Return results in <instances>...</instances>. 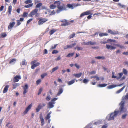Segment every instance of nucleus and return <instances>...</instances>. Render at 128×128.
I'll use <instances>...</instances> for the list:
<instances>
[{
	"label": "nucleus",
	"mask_w": 128,
	"mask_h": 128,
	"mask_svg": "<svg viewBox=\"0 0 128 128\" xmlns=\"http://www.w3.org/2000/svg\"><path fill=\"white\" fill-rule=\"evenodd\" d=\"M119 113V111H115L114 112L111 113L110 115L109 118L108 120V121L114 120V118L116 117Z\"/></svg>",
	"instance_id": "f257e3e1"
},
{
	"label": "nucleus",
	"mask_w": 128,
	"mask_h": 128,
	"mask_svg": "<svg viewBox=\"0 0 128 128\" xmlns=\"http://www.w3.org/2000/svg\"><path fill=\"white\" fill-rule=\"evenodd\" d=\"M125 103V102L122 101L120 103V106L119 108L120 110V111H119V112H126L127 110L124 107Z\"/></svg>",
	"instance_id": "f03ea898"
},
{
	"label": "nucleus",
	"mask_w": 128,
	"mask_h": 128,
	"mask_svg": "<svg viewBox=\"0 0 128 128\" xmlns=\"http://www.w3.org/2000/svg\"><path fill=\"white\" fill-rule=\"evenodd\" d=\"M58 10L56 11L57 14L59 13L62 11L66 10H67L66 6L64 4H62L61 5H60L58 7Z\"/></svg>",
	"instance_id": "7ed1b4c3"
},
{
	"label": "nucleus",
	"mask_w": 128,
	"mask_h": 128,
	"mask_svg": "<svg viewBox=\"0 0 128 128\" xmlns=\"http://www.w3.org/2000/svg\"><path fill=\"white\" fill-rule=\"evenodd\" d=\"M37 61L34 60L31 62V64L32 65L31 66V68L34 70L35 68L39 66L40 64V63L39 62H36Z\"/></svg>",
	"instance_id": "20e7f679"
},
{
	"label": "nucleus",
	"mask_w": 128,
	"mask_h": 128,
	"mask_svg": "<svg viewBox=\"0 0 128 128\" xmlns=\"http://www.w3.org/2000/svg\"><path fill=\"white\" fill-rule=\"evenodd\" d=\"M58 99V98H54L52 100L51 102L48 103V105L49 108H52L54 107V104L55 103V101L57 100Z\"/></svg>",
	"instance_id": "39448f33"
},
{
	"label": "nucleus",
	"mask_w": 128,
	"mask_h": 128,
	"mask_svg": "<svg viewBox=\"0 0 128 128\" xmlns=\"http://www.w3.org/2000/svg\"><path fill=\"white\" fill-rule=\"evenodd\" d=\"M39 21L38 22V24L41 25L47 21L48 20L47 18H40L38 19Z\"/></svg>",
	"instance_id": "423d86ee"
},
{
	"label": "nucleus",
	"mask_w": 128,
	"mask_h": 128,
	"mask_svg": "<svg viewBox=\"0 0 128 128\" xmlns=\"http://www.w3.org/2000/svg\"><path fill=\"white\" fill-rule=\"evenodd\" d=\"M38 12V9H36L32 11L30 13V15L32 16H33L36 15L35 17L37 18L39 16L38 14L37 13Z\"/></svg>",
	"instance_id": "0eeeda50"
},
{
	"label": "nucleus",
	"mask_w": 128,
	"mask_h": 128,
	"mask_svg": "<svg viewBox=\"0 0 128 128\" xmlns=\"http://www.w3.org/2000/svg\"><path fill=\"white\" fill-rule=\"evenodd\" d=\"M60 22L62 23H64L61 25V26H68L70 25V22H68V21L65 19L62 20H60Z\"/></svg>",
	"instance_id": "6e6552de"
},
{
	"label": "nucleus",
	"mask_w": 128,
	"mask_h": 128,
	"mask_svg": "<svg viewBox=\"0 0 128 128\" xmlns=\"http://www.w3.org/2000/svg\"><path fill=\"white\" fill-rule=\"evenodd\" d=\"M22 88L24 90L23 94L25 96L26 94L28 92V86L27 84H26L24 86H23Z\"/></svg>",
	"instance_id": "1a4fd4ad"
},
{
	"label": "nucleus",
	"mask_w": 128,
	"mask_h": 128,
	"mask_svg": "<svg viewBox=\"0 0 128 128\" xmlns=\"http://www.w3.org/2000/svg\"><path fill=\"white\" fill-rule=\"evenodd\" d=\"M79 5L78 4H68L67 6L68 7L71 8L72 9H74V7H75L78 6Z\"/></svg>",
	"instance_id": "9d476101"
},
{
	"label": "nucleus",
	"mask_w": 128,
	"mask_h": 128,
	"mask_svg": "<svg viewBox=\"0 0 128 128\" xmlns=\"http://www.w3.org/2000/svg\"><path fill=\"white\" fill-rule=\"evenodd\" d=\"M108 32L112 35H116L119 34V32L118 31H114V30L110 29L108 30Z\"/></svg>",
	"instance_id": "9b49d317"
},
{
	"label": "nucleus",
	"mask_w": 128,
	"mask_h": 128,
	"mask_svg": "<svg viewBox=\"0 0 128 128\" xmlns=\"http://www.w3.org/2000/svg\"><path fill=\"white\" fill-rule=\"evenodd\" d=\"M21 79V77L20 76H16L13 78V80L14 83L18 82L19 80Z\"/></svg>",
	"instance_id": "f8f14e48"
},
{
	"label": "nucleus",
	"mask_w": 128,
	"mask_h": 128,
	"mask_svg": "<svg viewBox=\"0 0 128 128\" xmlns=\"http://www.w3.org/2000/svg\"><path fill=\"white\" fill-rule=\"evenodd\" d=\"M45 105L46 104H40L38 106V108L36 109V112H38L40 111V110L42 107L45 106Z\"/></svg>",
	"instance_id": "ddd939ff"
},
{
	"label": "nucleus",
	"mask_w": 128,
	"mask_h": 128,
	"mask_svg": "<svg viewBox=\"0 0 128 128\" xmlns=\"http://www.w3.org/2000/svg\"><path fill=\"white\" fill-rule=\"evenodd\" d=\"M32 106V104H30L26 108L25 111L24 112V114H27L29 111L31 109Z\"/></svg>",
	"instance_id": "4468645a"
},
{
	"label": "nucleus",
	"mask_w": 128,
	"mask_h": 128,
	"mask_svg": "<svg viewBox=\"0 0 128 128\" xmlns=\"http://www.w3.org/2000/svg\"><path fill=\"white\" fill-rule=\"evenodd\" d=\"M91 14V12L90 11H88L86 12L82 13L80 15V17H82Z\"/></svg>",
	"instance_id": "2eb2a0df"
},
{
	"label": "nucleus",
	"mask_w": 128,
	"mask_h": 128,
	"mask_svg": "<svg viewBox=\"0 0 128 128\" xmlns=\"http://www.w3.org/2000/svg\"><path fill=\"white\" fill-rule=\"evenodd\" d=\"M123 84H120L119 85H111L108 86L107 87V88L108 89H110L114 88L117 86H120L122 85Z\"/></svg>",
	"instance_id": "dca6fc26"
},
{
	"label": "nucleus",
	"mask_w": 128,
	"mask_h": 128,
	"mask_svg": "<svg viewBox=\"0 0 128 128\" xmlns=\"http://www.w3.org/2000/svg\"><path fill=\"white\" fill-rule=\"evenodd\" d=\"M76 43H74L70 45H67L66 46L64 47V50H66L69 48H71L76 46Z\"/></svg>",
	"instance_id": "f3484780"
},
{
	"label": "nucleus",
	"mask_w": 128,
	"mask_h": 128,
	"mask_svg": "<svg viewBox=\"0 0 128 128\" xmlns=\"http://www.w3.org/2000/svg\"><path fill=\"white\" fill-rule=\"evenodd\" d=\"M16 23L15 22H10L8 27V30H11L14 26Z\"/></svg>",
	"instance_id": "a211bd4d"
},
{
	"label": "nucleus",
	"mask_w": 128,
	"mask_h": 128,
	"mask_svg": "<svg viewBox=\"0 0 128 128\" xmlns=\"http://www.w3.org/2000/svg\"><path fill=\"white\" fill-rule=\"evenodd\" d=\"M24 19L23 18H21L20 20H17V23L16 24V26H20L21 24V22H23L24 21Z\"/></svg>",
	"instance_id": "6ab92c4d"
},
{
	"label": "nucleus",
	"mask_w": 128,
	"mask_h": 128,
	"mask_svg": "<svg viewBox=\"0 0 128 128\" xmlns=\"http://www.w3.org/2000/svg\"><path fill=\"white\" fill-rule=\"evenodd\" d=\"M106 48L108 50L110 49V50H114L116 48L115 47L110 46L108 44H107L106 46Z\"/></svg>",
	"instance_id": "aec40b11"
},
{
	"label": "nucleus",
	"mask_w": 128,
	"mask_h": 128,
	"mask_svg": "<svg viewBox=\"0 0 128 128\" xmlns=\"http://www.w3.org/2000/svg\"><path fill=\"white\" fill-rule=\"evenodd\" d=\"M61 4V2L60 1H56L54 3V4L56 7L58 8V7Z\"/></svg>",
	"instance_id": "412c9836"
},
{
	"label": "nucleus",
	"mask_w": 128,
	"mask_h": 128,
	"mask_svg": "<svg viewBox=\"0 0 128 128\" xmlns=\"http://www.w3.org/2000/svg\"><path fill=\"white\" fill-rule=\"evenodd\" d=\"M57 31V29H52L49 32L51 36L54 33L56 32Z\"/></svg>",
	"instance_id": "4be33fe9"
},
{
	"label": "nucleus",
	"mask_w": 128,
	"mask_h": 128,
	"mask_svg": "<svg viewBox=\"0 0 128 128\" xmlns=\"http://www.w3.org/2000/svg\"><path fill=\"white\" fill-rule=\"evenodd\" d=\"M9 87V86L8 85H6L4 88L3 93L4 94L6 93L7 92Z\"/></svg>",
	"instance_id": "5701e85b"
},
{
	"label": "nucleus",
	"mask_w": 128,
	"mask_h": 128,
	"mask_svg": "<svg viewBox=\"0 0 128 128\" xmlns=\"http://www.w3.org/2000/svg\"><path fill=\"white\" fill-rule=\"evenodd\" d=\"M13 87L12 88L13 89H16L18 86H19L20 85V84L19 83H14L12 84Z\"/></svg>",
	"instance_id": "b1692460"
},
{
	"label": "nucleus",
	"mask_w": 128,
	"mask_h": 128,
	"mask_svg": "<svg viewBox=\"0 0 128 128\" xmlns=\"http://www.w3.org/2000/svg\"><path fill=\"white\" fill-rule=\"evenodd\" d=\"M128 100V93L125 96H124L122 98L123 100Z\"/></svg>",
	"instance_id": "393cba45"
},
{
	"label": "nucleus",
	"mask_w": 128,
	"mask_h": 128,
	"mask_svg": "<svg viewBox=\"0 0 128 128\" xmlns=\"http://www.w3.org/2000/svg\"><path fill=\"white\" fill-rule=\"evenodd\" d=\"M16 60L15 58H14L11 60L9 62L10 64H14L16 63Z\"/></svg>",
	"instance_id": "a878e982"
},
{
	"label": "nucleus",
	"mask_w": 128,
	"mask_h": 128,
	"mask_svg": "<svg viewBox=\"0 0 128 128\" xmlns=\"http://www.w3.org/2000/svg\"><path fill=\"white\" fill-rule=\"evenodd\" d=\"M12 6H10L8 8V12L9 13V15L11 14V12L12 10Z\"/></svg>",
	"instance_id": "bb28decb"
},
{
	"label": "nucleus",
	"mask_w": 128,
	"mask_h": 128,
	"mask_svg": "<svg viewBox=\"0 0 128 128\" xmlns=\"http://www.w3.org/2000/svg\"><path fill=\"white\" fill-rule=\"evenodd\" d=\"M63 92V90L62 88H60L59 90L58 93L57 94V96H60V95Z\"/></svg>",
	"instance_id": "cd10ccee"
},
{
	"label": "nucleus",
	"mask_w": 128,
	"mask_h": 128,
	"mask_svg": "<svg viewBox=\"0 0 128 128\" xmlns=\"http://www.w3.org/2000/svg\"><path fill=\"white\" fill-rule=\"evenodd\" d=\"M75 82V80H72L71 81L68 82V84L70 86L72 85V84H74Z\"/></svg>",
	"instance_id": "c85d7f7f"
},
{
	"label": "nucleus",
	"mask_w": 128,
	"mask_h": 128,
	"mask_svg": "<svg viewBox=\"0 0 128 128\" xmlns=\"http://www.w3.org/2000/svg\"><path fill=\"white\" fill-rule=\"evenodd\" d=\"M96 59H102V60H104L106 58L104 56H97L95 57V58Z\"/></svg>",
	"instance_id": "c756f323"
},
{
	"label": "nucleus",
	"mask_w": 128,
	"mask_h": 128,
	"mask_svg": "<svg viewBox=\"0 0 128 128\" xmlns=\"http://www.w3.org/2000/svg\"><path fill=\"white\" fill-rule=\"evenodd\" d=\"M52 113V112H50L47 115V116L46 117L45 119L46 120L49 119L50 118L51 116L50 114Z\"/></svg>",
	"instance_id": "7c9ffc66"
},
{
	"label": "nucleus",
	"mask_w": 128,
	"mask_h": 128,
	"mask_svg": "<svg viewBox=\"0 0 128 128\" xmlns=\"http://www.w3.org/2000/svg\"><path fill=\"white\" fill-rule=\"evenodd\" d=\"M99 36L100 37H102L104 36H108V34L106 33H101L99 34Z\"/></svg>",
	"instance_id": "2f4dec72"
},
{
	"label": "nucleus",
	"mask_w": 128,
	"mask_h": 128,
	"mask_svg": "<svg viewBox=\"0 0 128 128\" xmlns=\"http://www.w3.org/2000/svg\"><path fill=\"white\" fill-rule=\"evenodd\" d=\"M82 74V73H80L78 74H74L73 76L77 78H79L81 76Z\"/></svg>",
	"instance_id": "473e14b6"
},
{
	"label": "nucleus",
	"mask_w": 128,
	"mask_h": 128,
	"mask_svg": "<svg viewBox=\"0 0 128 128\" xmlns=\"http://www.w3.org/2000/svg\"><path fill=\"white\" fill-rule=\"evenodd\" d=\"M125 87V86H124L121 89L118 90L117 91V92H116V93L117 94H118L120 93L124 90V88Z\"/></svg>",
	"instance_id": "72a5a7b5"
},
{
	"label": "nucleus",
	"mask_w": 128,
	"mask_h": 128,
	"mask_svg": "<svg viewBox=\"0 0 128 128\" xmlns=\"http://www.w3.org/2000/svg\"><path fill=\"white\" fill-rule=\"evenodd\" d=\"M117 5L122 8H125L126 7L124 5H122L120 3H118V4Z\"/></svg>",
	"instance_id": "f704fd0d"
},
{
	"label": "nucleus",
	"mask_w": 128,
	"mask_h": 128,
	"mask_svg": "<svg viewBox=\"0 0 128 128\" xmlns=\"http://www.w3.org/2000/svg\"><path fill=\"white\" fill-rule=\"evenodd\" d=\"M107 84H99L98 86L100 88H103L106 87L107 85Z\"/></svg>",
	"instance_id": "c9c22d12"
},
{
	"label": "nucleus",
	"mask_w": 128,
	"mask_h": 128,
	"mask_svg": "<svg viewBox=\"0 0 128 128\" xmlns=\"http://www.w3.org/2000/svg\"><path fill=\"white\" fill-rule=\"evenodd\" d=\"M74 53H69L67 56L66 57L69 58L70 57L73 56L74 55Z\"/></svg>",
	"instance_id": "e433bc0d"
},
{
	"label": "nucleus",
	"mask_w": 128,
	"mask_h": 128,
	"mask_svg": "<svg viewBox=\"0 0 128 128\" xmlns=\"http://www.w3.org/2000/svg\"><path fill=\"white\" fill-rule=\"evenodd\" d=\"M33 4L32 3V4H28L27 5L25 6H24V7L25 8H30L33 6Z\"/></svg>",
	"instance_id": "4c0bfd02"
},
{
	"label": "nucleus",
	"mask_w": 128,
	"mask_h": 128,
	"mask_svg": "<svg viewBox=\"0 0 128 128\" xmlns=\"http://www.w3.org/2000/svg\"><path fill=\"white\" fill-rule=\"evenodd\" d=\"M123 72L124 74L125 75H127L128 72L124 68L123 69Z\"/></svg>",
	"instance_id": "58836bf2"
},
{
	"label": "nucleus",
	"mask_w": 128,
	"mask_h": 128,
	"mask_svg": "<svg viewBox=\"0 0 128 128\" xmlns=\"http://www.w3.org/2000/svg\"><path fill=\"white\" fill-rule=\"evenodd\" d=\"M114 45L118 47H119L120 48H124V47L123 46H122L119 44H114Z\"/></svg>",
	"instance_id": "ea45409f"
},
{
	"label": "nucleus",
	"mask_w": 128,
	"mask_h": 128,
	"mask_svg": "<svg viewBox=\"0 0 128 128\" xmlns=\"http://www.w3.org/2000/svg\"><path fill=\"white\" fill-rule=\"evenodd\" d=\"M118 75H119V76L117 78V79L118 80L121 78L123 75V73L122 72L119 73L118 74Z\"/></svg>",
	"instance_id": "a19ab883"
},
{
	"label": "nucleus",
	"mask_w": 128,
	"mask_h": 128,
	"mask_svg": "<svg viewBox=\"0 0 128 128\" xmlns=\"http://www.w3.org/2000/svg\"><path fill=\"white\" fill-rule=\"evenodd\" d=\"M32 1L31 0H28L26 1L25 2V3L26 4H32Z\"/></svg>",
	"instance_id": "79ce46f5"
},
{
	"label": "nucleus",
	"mask_w": 128,
	"mask_h": 128,
	"mask_svg": "<svg viewBox=\"0 0 128 128\" xmlns=\"http://www.w3.org/2000/svg\"><path fill=\"white\" fill-rule=\"evenodd\" d=\"M50 8L51 9H53L55 8L56 7L54 4H51L50 5Z\"/></svg>",
	"instance_id": "37998d69"
},
{
	"label": "nucleus",
	"mask_w": 128,
	"mask_h": 128,
	"mask_svg": "<svg viewBox=\"0 0 128 128\" xmlns=\"http://www.w3.org/2000/svg\"><path fill=\"white\" fill-rule=\"evenodd\" d=\"M95 78L96 79V80L97 81H98L100 80V78L97 76H92L91 78Z\"/></svg>",
	"instance_id": "c03bdc74"
},
{
	"label": "nucleus",
	"mask_w": 128,
	"mask_h": 128,
	"mask_svg": "<svg viewBox=\"0 0 128 128\" xmlns=\"http://www.w3.org/2000/svg\"><path fill=\"white\" fill-rule=\"evenodd\" d=\"M48 74L46 73H44L41 75V78L42 79H44L45 76H47Z\"/></svg>",
	"instance_id": "a18cd8bd"
},
{
	"label": "nucleus",
	"mask_w": 128,
	"mask_h": 128,
	"mask_svg": "<svg viewBox=\"0 0 128 128\" xmlns=\"http://www.w3.org/2000/svg\"><path fill=\"white\" fill-rule=\"evenodd\" d=\"M75 34L74 33H73L69 37L70 39L73 38L74 36H75Z\"/></svg>",
	"instance_id": "49530a36"
},
{
	"label": "nucleus",
	"mask_w": 128,
	"mask_h": 128,
	"mask_svg": "<svg viewBox=\"0 0 128 128\" xmlns=\"http://www.w3.org/2000/svg\"><path fill=\"white\" fill-rule=\"evenodd\" d=\"M58 68V66H56L54 68H53L52 70V73L54 72L57 70Z\"/></svg>",
	"instance_id": "de8ad7c7"
},
{
	"label": "nucleus",
	"mask_w": 128,
	"mask_h": 128,
	"mask_svg": "<svg viewBox=\"0 0 128 128\" xmlns=\"http://www.w3.org/2000/svg\"><path fill=\"white\" fill-rule=\"evenodd\" d=\"M28 15V13L26 12H24L23 13L22 16L24 18L26 17Z\"/></svg>",
	"instance_id": "09e8293b"
},
{
	"label": "nucleus",
	"mask_w": 128,
	"mask_h": 128,
	"mask_svg": "<svg viewBox=\"0 0 128 128\" xmlns=\"http://www.w3.org/2000/svg\"><path fill=\"white\" fill-rule=\"evenodd\" d=\"M7 36V34L5 33H4L2 34V38H4Z\"/></svg>",
	"instance_id": "8fccbe9b"
},
{
	"label": "nucleus",
	"mask_w": 128,
	"mask_h": 128,
	"mask_svg": "<svg viewBox=\"0 0 128 128\" xmlns=\"http://www.w3.org/2000/svg\"><path fill=\"white\" fill-rule=\"evenodd\" d=\"M42 5V3L38 4L36 5V8H40Z\"/></svg>",
	"instance_id": "3c124183"
},
{
	"label": "nucleus",
	"mask_w": 128,
	"mask_h": 128,
	"mask_svg": "<svg viewBox=\"0 0 128 128\" xmlns=\"http://www.w3.org/2000/svg\"><path fill=\"white\" fill-rule=\"evenodd\" d=\"M42 80L40 79H39L38 80H37L36 82V84L37 85H38L39 84H40Z\"/></svg>",
	"instance_id": "603ef678"
},
{
	"label": "nucleus",
	"mask_w": 128,
	"mask_h": 128,
	"mask_svg": "<svg viewBox=\"0 0 128 128\" xmlns=\"http://www.w3.org/2000/svg\"><path fill=\"white\" fill-rule=\"evenodd\" d=\"M58 44H56L54 45V46H52V47L50 48V49L51 50H52L53 49H55L56 48Z\"/></svg>",
	"instance_id": "864d4df0"
},
{
	"label": "nucleus",
	"mask_w": 128,
	"mask_h": 128,
	"mask_svg": "<svg viewBox=\"0 0 128 128\" xmlns=\"http://www.w3.org/2000/svg\"><path fill=\"white\" fill-rule=\"evenodd\" d=\"M108 41L113 42H116V40H112L111 39H108Z\"/></svg>",
	"instance_id": "5fc2aeb1"
},
{
	"label": "nucleus",
	"mask_w": 128,
	"mask_h": 128,
	"mask_svg": "<svg viewBox=\"0 0 128 128\" xmlns=\"http://www.w3.org/2000/svg\"><path fill=\"white\" fill-rule=\"evenodd\" d=\"M58 53V52L56 50H54L52 52V54H57Z\"/></svg>",
	"instance_id": "6e6d98bb"
},
{
	"label": "nucleus",
	"mask_w": 128,
	"mask_h": 128,
	"mask_svg": "<svg viewBox=\"0 0 128 128\" xmlns=\"http://www.w3.org/2000/svg\"><path fill=\"white\" fill-rule=\"evenodd\" d=\"M89 82V80L86 79H84L83 81V83H87Z\"/></svg>",
	"instance_id": "4d7b16f0"
},
{
	"label": "nucleus",
	"mask_w": 128,
	"mask_h": 128,
	"mask_svg": "<svg viewBox=\"0 0 128 128\" xmlns=\"http://www.w3.org/2000/svg\"><path fill=\"white\" fill-rule=\"evenodd\" d=\"M42 88H40L39 90V91L38 94V95H39L40 94L42 93Z\"/></svg>",
	"instance_id": "13d9d810"
},
{
	"label": "nucleus",
	"mask_w": 128,
	"mask_h": 128,
	"mask_svg": "<svg viewBox=\"0 0 128 128\" xmlns=\"http://www.w3.org/2000/svg\"><path fill=\"white\" fill-rule=\"evenodd\" d=\"M90 45H95L96 44V42H92L91 41L90 42Z\"/></svg>",
	"instance_id": "bf43d9fd"
},
{
	"label": "nucleus",
	"mask_w": 128,
	"mask_h": 128,
	"mask_svg": "<svg viewBox=\"0 0 128 128\" xmlns=\"http://www.w3.org/2000/svg\"><path fill=\"white\" fill-rule=\"evenodd\" d=\"M50 99L51 98L50 95L48 94V97L46 98V100H47L49 101L50 100Z\"/></svg>",
	"instance_id": "052dcab7"
},
{
	"label": "nucleus",
	"mask_w": 128,
	"mask_h": 128,
	"mask_svg": "<svg viewBox=\"0 0 128 128\" xmlns=\"http://www.w3.org/2000/svg\"><path fill=\"white\" fill-rule=\"evenodd\" d=\"M26 61L24 60H23L22 62V65L23 66L26 65Z\"/></svg>",
	"instance_id": "680f3d73"
},
{
	"label": "nucleus",
	"mask_w": 128,
	"mask_h": 128,
	"mask_svg": "<svg viewBox=\"0 0 128 128\" xmlns=\"http://www.w3.org/2000/svg\"><path fill=\"white\" fill-rule=\"evenodd\" d=\"M40 117L41 120H44L43 118L42 114H40Z\"/></svg>",
	"instance_id": "e2e57ef3"
},
{
	"label": "nucleus",
	"mask_w": 128,
	"mask_h": 128,
	"mask_svg": "<svg viewBox=\"0 0 128 128\" xmlns=\"http://www.w3.org/2000/svg\"><path fill=\"white\" fill-rule=\"evenodd\" d=\"M33 20L32 18H31L30 19L28 20V21L27 23V24H29L30 22H31Z\"/></svg>",
	"instance_id": "0e129e2a"
},
{
	"label": "nucleus",
	"mask_w": 128,
	"mask_h": 128,
	"mask_svg": "<svg viewBox=\"0 0 128 128\" xmlns=\"http://www.w3.org/2000/svg\"><path fill=\"white\" fill-rule=\"evenodd\" d=\"M127 114H124L122 116V118L123 119H124L126 118V116H127Z\"/></svg>",
	"instance_id": "69168bd1"
},
{
	"label": "nucleus",
	"mask_w": 128,
	"mask_h": 128,
	"mask_svg": "<svg viewBox=\"0 0 128 128\" xmlns=\"http://www.w3.org/2000/svg\"><path fill=\"white\" fill-rule=\"evenodd\" d=\"M108 126L107 124L104 125L102 127V128H107Z\"/></svg>",
	"instance_id": "338daca9"
},
{
	"label": "nucleus",
	"mask_w": 128,
	"mask_h": 128,
	"mask_svg": "<svg viewBox=\"0 0 128 128\" xmlns=\"http://www.w3.org/2000/svg\"><path fill=\"white\" fill-rule=\"evenodd\" d=\"M74 66L78 69H79L80 68V66L78 65L77 64H75Z\"/></svg>",
	"instance_id": "774afa93"
}]
</instances>
